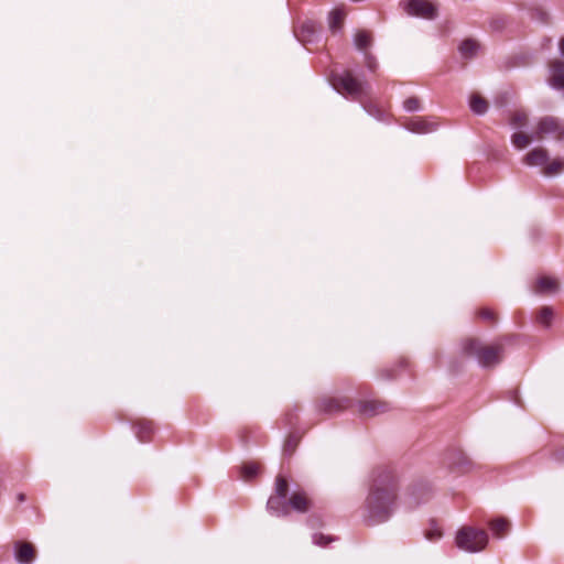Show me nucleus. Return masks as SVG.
I'll use <instances>...</instances> for the list:
<instances>
[{
	"instance_id": "obj_28",
	"label": "nucleus",
	"mask_w": 564,
	"mask_h": 564,
	"mask_svg": "<svg viewBox=\"0 0 564 564\" xmlns=\"http://www.w3.org/2000/svg\"><path fill=\"white\" fill-rule=\"evenodd\" d=\"M554 313L553 310L550 306H543L536 316V319L540 324H542L545 327H550L552 319H553Z\"/></svg>"
},
{
	"instance_id": "obj_26",
	"label": "nucleus",
	"mask_w": 564,
	"mask_h": 564,
	"mask_svg": "<svg viewBox=\"0 0 564 564\" xmlns=\"http://www.w3.org/2000/svg\"><path fill=\"white\" fill-rule=\"evenodd\" d=\"M470 109L476 115H484L488 110V101L479 94H473L469 101Z\"/></svg>"
},
{
	"instance_id": "obj_10",
	"label": "nucleus",
	"mask_w": 564,
	"mask_h": 564,
	"mask_svg": "<svg viewBox=\"0 0 564 564\" xmlns=\"http://www.w3.org/2000/svg\"><path fill=\"white\" fill-rule=\"evenodd\" d=\"M13 551L14 558L19 564H32L37 554L35 546L28 541H15Z\"/></svg>"
},
{
	"instance_id": "obj_9",
	"label": "nucleus",
	"mask_w": 564,
	"mask_h": 564,
	"mask_svg": "<svg viewBox=\"0 0 564 564\" xmlns=\"http://www.w3.org/2000/svg\"><path fill=\"white\" fill-rule=\"evenodd\" d=\"M391 410L389 402L380 399L361 400L358 403L359 414L365 417H373Z\"/></svg>"
},
{
	"instance_id": "obj_18",
	"label": "nucleus",
	"mask_w": 564,
	"mask_h": 564,
	"mask_svg": "<svg viewBox=\"0 0 564 564\" xmlns=\"http://www.w3.org/2000/svg\"><path fill=\"white\" fill-rule=\"evenodd\" d=\"M436 124L424 118H414L405 122V128L412 132L426 133L433 131Z\"/></svg>"
},
{
	"instance_id": "obj_6",
	"label": "nucleus",
	"mask_w": 564,
	"mask_h": 564,
	"mask_svg": "<svg viewBox=\"0 0 564 564\" xmlns=\"http://www.w3.org/2000/svg\"><path fill=\"white\" fill-rule=\"evenodd\" d=\"M546 135H554L557 140L564 139V124L558 118L545 116L538 121L534 130L535 140L541 141Z\"/></svg>"
},
{
	"instance_id": "obj_32",
	"label": "nucleus",
	"mask_w": 564,
	"mask_h": 564,
	"mask_svg": "<svg viewBox=\"0 0 564 564\" xmlns=\"http://www.w3.org/2000/svg\"><path fill=\"white\" fill-rule=\"evenodd\" d=\"M420 106H421V101L417 97L415 96H412V97H409L408 99H405L404 101V108L408 110V111H416L420 109Z\"/></svg>"
},
{
	"instance_id": "obj_43",
	"label": "nucleus",
	"mask_w": 564,
	"mask_h": 564,
	"mask_svg": "<svg viewBox=\"0 0 564 564\" xmlns=\"http://www.w3.org/2000/svg\"><path fill=\"white\" fill-rule=\"evenodd\" d=\"M521 58H522V64H527V59H525V57H524V56H521Z\"/></svg>"
},
{
	"instance_id": "obj_17",
	"label": "nucleus",
	"mask_w": 564,
	"mask_h": 564,
	"mask_svg": "<svg viewBox=\"0 0 564 564\" xmlns=\"http://www.w3.org/2000/svg\"><path fill=\"white\" fill-rule=\"evenodd\" d=\"M373 43V34L371 31L368 30H358L354 35V44L355 47L362 52H369V48L371 47Z\"/></svg>"
},
{
	"instance_id": "obj_31",
	"label": "nucleus",
	"mask_w": 564,
	"mask_h": 564,
	"mask_svg": "<svg viewBox=\"0 0 564 564\" xmlns=\"http://www.w3.org/2000/svg\"><path fill=\"white\" fill-rule=\"evenodd\" d=\"M365 64L367 68L371 72H375L378 67L377 58L375 55L369 51L364 53Z\"/></svg>"
},
{
	"instance_id": "obj_29",
	"label": "nucleus",
	"mask_w": 564,
	"mask_h": 564,
	"mask_svg": "<svg viewBox=\"0 0 564 564\" xmlns=\"http://www.w3.org/2000/svg\"><path fill=\"white\" fill-rule=\"evenodd\" d=\"M529 118L524 111H514L511 113L509 122L514 128H523L528 124Z\"/></svg>"
},
{
	"instance_id": "obj_24",
	"label": "nucleus",
	"mask_w": 564,
	"mask_h": 564,
	"mask_svg": "<svg viewBox=\"0 0 564 564\" xmlns=\"http://www.w3.org/2000/svg\"><path fill=\"white\" fill-rule=\"evenodd\" d=\"M346 13L343 9L336 8L329 13V30L333 33L341 30Z\"/></svg>"
},
{
	"instance_id": "obj_36",
	"label": "nucleus",
	"mask_w": 564,
	"mask_h": 564,
	"mask_svg": "<svg viewBox=\"0 0 564 564\" xmlns=\"http://www.w3.org/2000/svg\"><path fill=\"white\" fill-rule=\"evenodd\" d=\"M284 421L286 425H295L299 421V416L295 413H286Z\"/></svg>"
},
{
	"instance_id": "obj_37",
	"label": "nucleus",
	"mask_w": 564,
	"mask_h": 564,
	"mask_svg": "<svg viewBox=\"0 0 564 564\" xmlns=\"http://www.w3.org/2000/svg\"><path fill=\"white\" fill-rule=\"evenodd\" d=\"M554 457L556 460L558 462H564V447L557 449L555 453H554Z\"/></svg>"
},
{
	"instance_id": "obj_5",
	"label": "nucleus",
	"mask_w": 564,
	"mask_h": 564,
	"mask_svg": "<svg viewBox=\"0 0 564 564\" xmlns=\"http://www.w3.org/2000/svg\"><path fill=\"white\" fill-rule=\"evenodd\" d=\"M289 481L282 475L275 478L274 492L269 497L267 508L276 516H289Z\"/></svg>"
},
{
	"instance_id": "obj_1",
	"label": "nucleus",
	"mask_w": 564,
	"mask_h": 564,
	"mask_svg": "<svg viewBox=\"0 0 564 564\" xmlns=\"http://www.w3.org/2000/svg\"><path fill=\"white\" fill-rule=\"evenodd\" d=\"M400 479L394 469L378 467L372 470L368 495L364 501V522L368 527L387 522L393 514L399 498Z\"/></svg>"
},
{
	"instance_id": "obj_21",
	"label": "nucleus",
	"mask_w": 564,
	"mask_h": 564,
	"mask_svg": "<svg viewBox=\"0 0 564 564\" xmlns=\"http://www.w3.org/2000/svg\"><path fill=\"white\" fill-rule=\"evenodd\" d=\"M479 48H480V44L476 40L465 39L460 43L458 51L464 58L470 59L477 55V52Z\"/></svg>"
},
{
	"instance_id": "obj_25",
	"label": "nucleus",
	"mask_w": 564,
	"mask_h": 564,
	"mask_svg": "<svg viewBox=\"0 0 564 564\" xmlns=\"http://www.w3.org/2000/svg\"><path fill=\"white\" fill-rule=\"evenodd\" d=\"M533 140H535L534 132L532 134H528L525 132L519 131L514 132L511 135V142L513 147L518 150L525 149L528 145L531 144Z\"/></svg>"
},
{
	"instance_id": "obj_35",
	"label": "nucleus",
	"mask_w": 564,
	"mask_h": 564,
	"mask_svg": "<svg viewBox=\"0 0 564 564\" xmlns=\"http://www.w3.org/2000/svg\"><path fill=\"white\" fill-rule=\"evenodd\" d=\"M380 376L383 379L392 380V379L397 378L398 372H397V369H394V368H386L380 371Z\"/></svg>"
},
{
	"instance_id": "obj_30",
	"label": "nucleus",
	"mask_w": 564,
	"mask_h": 564,
	"mask_svg": "<svg viewBox=\"0 0 564 564\" xmlns=\"http://www.w3.org/2000/svg\"><path fill=\"white\" fill-rule=\"evenodd\" d=\"M477 316L490 325H495L498 321V315L495 311L489 307H481L477 311Z\"/></svg>"
},
{
	"instance_id": "obj_40",
	"label": "nucleus",
	"mask_w": 564,
	"mask_h": 564,
	"mask_svg": "<svg viewBox=\"0 0 564 564\" xmlns=\"http://www.w3.org/2000/svg\"><path fill=\"white\" fill-rule=\"evenodd\" d=\"M17 500H18L19 502H24V501L26 500V496H25V494H23V492L18 494V495H17Z\"/></svg>"
},
{
	"instance_id": "obj_12",
	"label": "nucleus",
	"mask_w": 564,
	"mask_h": 564,
	"mask_svg": "<svg viewBox=\"0 0 564 564\" xmlns=\"http://www.w3.org/2000/svg\"><path fill=\"white\" fill-rule=\"evenodd\" d=\"M447 465L451 469L466 473L471 468V460L460 449H453L447 454Z\"/></svg>"
},
{
	"instance_id": "obj_16",
	"label": "nucleus",
	"mask_w": 564,
	"mask_h": 564,
	"mask_svg": "<svg viewBox=\"0 0 564 564\" xmlns=\"http://www.w3.org/2000/svg\"><path fill=\"white\" fill-rule=\"evenodd\" d=\"M430 496V488L425 485H415L409 488L408 503L411 508L419 506L421 502L426 501Z\"/></svg>"
},
{
	"instance_id": "obj_41",
	"label": "nucleus",
	"mask_w": 564,
	"mask_h": 564,
	"mask_svg": "<svg viewBox=\"0 0 564 564\" xmlns=\"http://www.w3.org/2000/svg\"><path fill=\"white\" fill-rule=\"evenodd\" d=\"M406 364H408L406 359H405V358H402V359H400V361H399V364H398V365H399V367L404 368V367L406 366Z\"/></svg>"
},
{
	"instance_id": "obj_39",
	"label": "nucleus",
	"mask_w": 564,
	"mask_h": 564,
	"mask_svg": "<svg viewBox=\"0 0 564 564\" xmlns=\"http://www.w3.org/2000/svg\"><path fill=\"white\" fill-rule=\"evenodd\" d=\"M558 48H560L561 55L564 57V36L560 39Z\"/></svg>"
},
{
	"instance_id": "obj_13",
	"label": "nucleus",
	"mask_w": 564,
	"mask_h": 564,
	"mask_svg": "<svg viewBox=\"0 0 564 564\" xmlns=\"http://www.w3.org/2000/svg\"><path fill=\"white\" fill-rule=\"evenodd\" d=\"M289 502V512L294 510L296 512L305 513L311 510L313 502L304 490L294 491L290 498Z\"/></svg>"
},
{
	"instance_id": "obj_19",
	"label": "nucleus",
	"mask_w": 564,
	"mask_h": 564,
	"mask_svg": "<svg viewBox=\"0 0 564 564\" xmlns=\"http://www.w3.org/2000/svg\"><path fill=\"white\" fill-rule=\"evenodd\" d=\"M302 438V434L297 431L290 432L286 436L283 448H282V455L286 458H291L293 454L295 453L300 442Z\"/></svg>"
},
{
	"instance_id": "obj_2",
	"label": "nucleus",
	"mask_w": 564,
	"mask_h": 564,
	"mask_svg": "<svg viewBox=\"0 0 564 564\" xmlns=\"http://www.w3.org/2000/svg\"><path fill=\"white\" fill-rule=\"evenodd\" d=\"M462 351L466 357H475L481 367L494 368L502 361L505 347L499 343L487 345L478 338H466Z\"/></svg>"
},
{
	"instance_id": "obj_33",
	"label": "nucleus",
	"mask_w": 564,
	"mask_h": 564,
	"mask_svg": "<svg viewBox=\"0 0 564 564\" xmlns=\"http://www.w3.org/2000/svg\"><path fill=\"white\" fill-rule=\"evenodd\" d=\"M335 540V538L333 536H329V535H324L322 533H318V534H315L314 535V542L319 545V546H326L328 545L330 542H333Z\"/></svg>"
},
{
	"instance_id": "obj_22",
	"label": "nucleus",
	"mask_w": 564,
	"mask_h": 564,
	"mask_svg": "<svg viewBox=\"0 0 564 564\" xmlns=\"http://www.w3.org/2000/svg\"><path fill=\"white\" fill-rule=\"evenodd\" d=\"M558 283L556 280L549 276H541L536 280L534 292L536 293H553L557 290Z\"/></svg>"
},
{
	"instance_id": "obj_15",
	"label": "nucleus",
	"mask_w": 564,
	"mask_h": 564,
	"mask_svg": "<svg viewBox=\"0 0 564 564\" xmlns=\"http://www.w3.org/2000/svg\"><path fill=\"white\" fill-rule=\"evenodd\" d=\"M135 436L142 443L150 442L154 433L153 422L147 419H139L132 423Z\"/></svg>"
},
{
	"instance_id": "obj_11",
	"label": "nucleus",
	"mask_w": 564,
	"mask_h": 564,
	"mask_svg": "<svg viewBox=\"0 0 564 564\" xmlns=\"http://www.w3.org/2000/svg\"><path fill=\"white\" fill-rule=\"evenodd\" d=\"M547 67L550 70L549 84L553 88L564 91V61L560 58L550 59Z\"/></svg>"
},
{
	"instance_id": "obj_14",
	"label": "nucleus",
	"mask_w": 564,
	"mask_h": 564,
	"mask_svg": "<svg viewBox=\"0 0 564 564\" xmlns=\"http://www.w3.org/2000/svg\"><path fill=\"white\" fill-rule=\"evenodd\" d=\"M549 160V151L543 147H536L523 156L522 162L528 166H540L543 169Z\"/></svg>"
},
{
	"instance_id": "obj_27",
	"label": "nucleus",
	"mask_w": 564,
	"mask_h": 564,
	"mask_svg": "<svg viewBox=\"0 0 564 564\" xmlns=\"http://www.w3.org/2000/svg\"><path fill=\"white\" fill-rule=\"evenodd\" d=\"M258 473L259 465L257 463H246L240 467V474L245 480L253 479Z\"/></svg>"
},
{
	"instance_id": "obj_3",
	"label": "nucleus",
	"mask_w": 564,
	"mask_h": 564,
	"mask_svg": "<svg viewBox=\"0 0 564 564\" xmlns=\"http://www.w3.org/2000/svg\"><path fill=\"white\" fill-rule=\"evenodd\" d=\"M456 545L467 552L482 551L488 544V534L482 529L463 527L455 539Z\"/></svg>"
},
{
	"instance_id": "obj_23",
	"label": "nucleus",
	"mask_w": 564,
	"mask_h": 564,
	"mask_svg": "<svg viewBox=\"0 0 564 564\" xmlns=\"http://www.w3.org/2000/svg\"><path fill=\"white\" fill-rule=\"evenodd\" d=\"M564 171V159L563 158H554L549 160L545 166L541 170L542 174L545 176H555Z\"/></svg>"
},
{
	"instance_id": "obj_8",
	"label": "nucleus",
	"mask_w": 564,
	"mask_h": 564,
	"mask_svg": "<svg viewBox=\"0 0 564 564\" xmlns=\"http://www.w3.org/2000/svg\"><path fill=\"white\" fill-rule=\"evenodd\" d=\"M404 10L409 15L433 20L437 15V8L427 0H408Z\"/></svg>"
},
{
	"instance_id": "obj_34",
	"label": "nucleus",
	"mask_w": 564,
	"mask_h": 564,
	"mask_svg": "<svg viewBox=\"0 0 564 564\" xmlns=\"http://www.w3.org/2000/svg\"><path fill=\"white\" fill-rule=\"evenodd\" d=\"M532 17L542 23H549L550 21L549 13L543 9H534L532 12Z\"/></svg>"
},
{
	"instance_id": "obj_38",
	"label": "nucleus",
	"mask_w": 564,
	"mask_h": 564,
	"mask_svg": "<svg viewBox=\"0 0 564 564\" xmlns=\"http://www.w3.org/2000/svg\"><path fill=\"white\" fill-rule=\"evenodd\" d=\"M426 536H427V539H430V540H434V539H437V538H440V536H441V532H440V531H429V532L426 533Z\"/></svg>"
},
{
	"instance_id": "obj_42",
	"label": "nucleus",
	"mask_w": 564,
	"mask_h": 564,
	"mask_svg": "<svg viewBox=\"0 0 564 564\" xmlns=\"http://www.w3.org/2000/svg\"><path fill=\"white\" fill-rule=\"evenodd\" d=\"M303 29H307L308 32H313V25L311 24H303Z\"/></svg>"
},
{
	"instance_id": "obj_20",
	"label": "nucleus",
	"mask_w": 564,
	"mask_h": 564,
	"mask_svg": "<svg viewBox=\"0 0 564 564\" xmlns=\"http://www.w3.org/2000/svg\"><path fill=\"white\" fill-rule=\"evenodd\" d=\"M489 528L497 539H501L508 533L510 522L507 518L499 517L489 522Z\"/></svg>"
},
{
	"instance_id": "obj_4",
	"label": "nucleus",
	"mask_w": 564,
	"mask_h": 564,
	"mask_svg": "<svg viewBox=\"0 0 564 564\" xmlns=\"http://www.w3.org/2000/svg\"><path fill=\"white\" fill-rule=\"evenodd\" d=\"M330 82L333 87L341 95L358 99L364 94V83L357 79L349 70L333 73Z\"/></svg>"
},
{
	"instance_id": "obj_7",
	"label": "nucleus",
	"mask_w": 564,
	"mask_h": 564,
	"mask_svg": "<svg viewBox=\"0 0 564 564\" xmlns=\"http://www.w3.org/2000/svg\"><path fill=\"white\" fill-rule=\"evenodd\" d=\"M351 405V399L348 397L323 395L315 402L318 413L334 415L344 412Z\"/></svg>"
}]
</instances>
